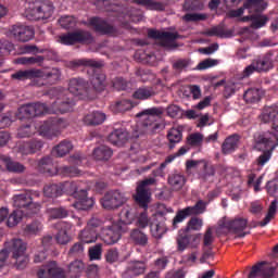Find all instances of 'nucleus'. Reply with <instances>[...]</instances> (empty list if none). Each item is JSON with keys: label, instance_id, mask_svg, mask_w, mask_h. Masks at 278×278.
<instances>
[{"label": "nucleus", "instance_id": "4468645a", "mask_svg": "<svg viewBox=\"0 0 278 278\" xmlns=\"http://www.w3.org/2000/svg\"><path fill=\"white\" fill-rule=\"evenodd\" d=\"M33 193L30 191L20 193L13 197V206L23 212H36L37 207L34 203Z\"/></svg>", "mask_w": 278, "mask_h": 278}, {"label": "nucleus", "instance_id": "a18cd8bd", "mask_svg": "<svg viewBox=\"0 0 278 278\" xmlns=\"http://www.w3.org/2000/svg\"><path fill=\"white\" fill-rule=\"evenodd\" d=\"M207 202H204L203 200H198L195 205L184 207L185 211L190 213L193 216L204 214L205 210H207Z\"/></svg>", "mask_w": 278, "mask_h": 278}, {"label": "nucleus", "instance_id": "774afa93", "mask_svg": "<svg viewBox=\"0 0 278 278\" xmlns=\"http://www.w3.org/2000/svg\"><path fill=\"white\" fill-rule=\"evenodd\" d=\"M190 60L189 59H178L173 63V70L181 73L182 71L189 68Z\"/></svg>", "mask_w": 278, "mask_h": 278}, {"label": "nucleus", "instance_id": "473e14b6", "mask_svg": "<svg viewBox=\"0 0 278 278\" xmlns=\"http://www.w3.org/2000/svg\"><path fill=\"white\" fill-rule=\"evenodd\" d=\"M267 21L266 15L261 14H249L242 17L243 23L252 22L250 26H252L253 29H260L266 26Z\"/></svg>", "mask_w": 278, "mask_h": 278}, {"label": "nucleus", "instance_id": "cd10ccee", "mask_svg": "<svg viewBox=\"0 0 278 278\" xmlns=\"http://www.w3.org/2000/svg\"><path fill=\"white\" fill-rule=\"evenodd\" d=\"M240 140L241 136L237 134L230 135L228 138H226L224 143H222V154L229 155L236 152Z\"/></svg>", "mask_w": 278, "mask_h": 278}, {"label": "nucleus", "instance_id": "39448f33", "mask_svg": "<svg viewBox=\"0 0 278 278\" xmlns=\"http://www.w3.org/2000/svg\"><path fill=\"white\" fill-rule=\"evenodd\" d=\"M67 127V122L63 118L59 117H50L38 129V134L48 140H53V138H58L60 131Z\"/></svg>", "mask_w": 278, "mask_h": 278}, {"label": "nucleus", "instance_id": "4d7b16f0", "mask_svg": "<svg viewBox=\"0 0 278 278\" xmlns=\"http://www.w3.org/2000/svg\"><path fill=\"white\" fill-rule=\"evenodd\" d=\"M208 18V14L205 13H187L182 16L184 22L186 23H199L204 22Z\"/></svg>", "mask_w": 278, "mask_h": 278}, {"label": "nucleus", "instance_id": "052dcab7", "mask_svg": "<svg viewBox=\"0 0 278 278\" xmlns=\"http://www.w3.org/2000/svg\"><path fill=\"white\" fill-rule=\"evenodd\" d=\"M59 23L64 29H73L77 24V20L73 15H63L59 20Z\"/></svg>", "mask_w": 278, "mask_h": 278}, {"label": "nucleus", "instance_id": "72a5a7b5", "mask_svg": "<svg viewBox=\"0 0 278 278\" xmlns=\"http://www.w3.org/2000/svg\"><path fill=\"white\" fill-rule=\"evenodd\" d=\"M131 3L141 5L149 11L164 12L166 10V4L163 2H156L154 0H131Z\"/></svg>", "mask_w": 278, "mask_h": 278}, {"label": "nucleus", "instance_id": "a878e982", "mask_svg": "<svg viewBox=\"0 0 278 278\" xmlns=\"http://www.w3.org/2000/svg\"><path fill=\"white\" fill-rule=\"evenodd\" d=\"M56 232L55 240L59 244L65 245L70 242L71 238L68 236V231L72 230V224L67 222H59L55 225Z\"/></svg>", "mask_w": 278, "mask_h": 278}, {"label": "nucleus", "instance_id": "603ef678", "mask_svg": "<svg viewBox=\"0 0 278 278\" xmlns=\"http://www.w3.org/2000/svg\"><path fill=\"white\" fill-rule=\"evenodd\" d=\"M47 213L51 219H63L68 216V211L65 207H48Z\"/></svg>", "mask_w": 278, "mask_h": 278}, {"label": "nucleus", "instance_id": "f3484780", "mask_svg": "<svg viewBox=\"0 0 278 278\" xmlns=\"http://www.w3.org/2000/svg\"><path fill=\"white\" fill-rule=\"evenodd\" d=\"M40 76H41V70H36V68L24 70V71L20 70L14 74H12V79L20 80V81L34 80V85H36L37 87H41V86H45V83L39 81Z\"/></svg>", "mask_w": 278, "mask_h": 278}, {"label": "nucleus", "instance_id": "e433bc0d", "mask_svg": "<svg viewBox=\"0 0 278 278\" xmlns=\"http://www.w3.org/2000/svg\"><path fill=\"white\" fill-rule=\"evenodd\" d=\"M37 166L41 174H47L48 176H53L55 174L53 159H51V156H43L38 161Z\"/></svg>", "mask_w": 278, "mask_h": 278}, {"label": "nucleus", "instance_id": "9d476101", "mask_svg": "<svg viewBox=\"0 0 278 278\" xmlns=\"http://www.w3.org/2000/svg\"><path fill=\"white\" fill-rule=\"evenodd\" d=\"M126 200L125 193L119 190H111L102 197L101 205L104 210H117L126 203Z\"/></svg>", "mask_w": 278, "mask_h": 278}, {"label": "nucleus", "instance_id": "de8ad7c7", "mask_svg": "<svg viewBox=\"0 0 278 278\" xmlns=\"http://www.w3.org/2000/svg\"><path fill=\"white\" fill-rule=\"evenodd\" d=\"M278 114V106H266L265 110H263V113L261 115L263 123H270L274 122L276 116Z\"/></svg>", "mask_w": 278, "mask_h": 278}, {"label": "nucleus", "instance_id": "69168bd1", "mask_svg": "<svg viewBox=\"0 0 278 278\" xmlns=\"http://www.w3.org/2000/svg\"><path fill=\"white\" fill-rule=\"evenodd\" d=\"M131 109H134V103L128 99H123L119 102H116L115 104V112H128Z\"/></svg>", "mask_w": 278, "mask_h": 278}, {"label": "nucleus", "instance_id": "412c9836", "mask_svg": "<svg viewBox=\"0 0 278 278\" xmlns=\"http://www.w3.org/2000/svg\"><path fill=\"white\" fill-rule=\"evenodd\" d=\"M147 270V264L143 261H131L123 273L122 278H136L143 275Z\"/></svg>", "mask_w": 278, "mask_h": 278}, {"label": "nucleus", "instance_id": "ddd939ff", "mask_svg": "<svg viewBox=\"0 0 278 278\" xmlns=\"http://www.w3.org/2000/svg\"><path fill=\"white\" fill-rule=\"evenodd\" d=\"M123 231H124V228L121 226L119 223L113 224L112 226L104 227L101 229L102 241L108 245L115 244L122 238Z\"/></svg>", "mask_w": 278, "mask_h": 278}, {"label": "nucleus", "instance_id": "f8f14e48", "mask_svg": "<svg viewBox=\"0 0 278 278\" xmlns=\"http://www.w3.org/2000/svg\"><path fill=\"white\" fill-rule=\"evenodd\" d=\"M68 92L80 99L91 98V91L87 80L81 77H73L68 81Z\"/></svg>", "mask_w": 278, "mask_h": 278}, {"label": "nucleus", "instance_id": "3c124183", "mask_svg": "<svg viewBox=\"0 0 278 278\" xmlns=\"http://www.w3.org/2000/svg\"><path fill=\"white\" fill-rule=\"evenodd\" d=\"M244 102L256 103L261 100V91L258 88H249L243 94Z\"/></svg>", "mask_w": 278, "mask_h": 278}, {"label": "nucleus", "instance_id": "20e7f679", "mask_svg": "<svg viewBox=\"0 0 278 278\" xmlns=\"http://www.w3.org/2000/svg\"><path fill=\"white\" fill-rule=\"evenodd\" d=\"M9 253H12V258L15 261V268L23 270L29 263V257L26 255L27 245L22 239H12L4 243V249Z\"/></svg>", "mask_w": 278, "mask_h": 278}, {"label": "nucleus", "instance_id": "393cba45", "mask_svg": "<svg viewBox=\"0 0 278 278\" xmlns=\"http://www.w3.org/2000/svg\"><path fill=\"white\" fill-rule=\"evenodd\" d=\"M129 140V132L126 128H115L108 137V141L116 147H124Z\"/></svg>", "mask_w": 278, "mask_h": 278}, {"label": "nucleus", "instance_id": "7c9ffc66", "mask_svg": "<svg viewBox=\"0 0 278 278\" xmlns=\"http://www.w3.org/2000/svg\"><path fill=\"white\" fill-rule=\"evenodd\" d=\"M92 89H89L91 92V99H96L97 92H102L105 90V75L104 74H94L91 78Z\"/></svg>", "mask_w": 278, "mask_h": 278}, {"label": "nucleus", "instance_id": "6ab92c4d", "mask_svg": "<svg viewBox=\"0 0 278 278\" xmlns=\"http://www.w3.org/2000/svg\"><path fill=\"white\" fill-rule=\"evenodd\" d=\"M248 227V220L245 218H235L233 220L225 222L224 228L233 232L239 238H245L248 232H243Z\"/></svg>", "mask_w": 278, "mask_h": 278}, {"label": "nucleus", "instance_id": "4be33fe9", "mask_svg": "<svg viewBox=\"0 0 278 278\" xmlns=\"http://www.w3.org/2000/svg\"><path fill=\"white\" fill-rule=\"evenodd\" d=\"M45 142L40 139H31L18 146V151L23 155H31L40 152L43 149Z\"/></svg>", "mask_w": 278, "mask_h": 278}, {"label": "nucleus", "instance_id": "338daca9", "mask_svg": "<svg viewBox=\"0 0 278 278\" xmlns=\"http://www.w3.org/2000/svg\"><path fill=\"white\" fill-rule=\"evenodd\" d=\"M187 142L191 147H200L204 142V135L194 132L188 136Z\"/></svg>", "mask_w": 278, "mask_h": 278}, {"label": "nucleus", "instance_id": "8fccbe9b", "mask_svg": "<svg viewBox=\"0 0 278 278\" xmlns=\"http://www.w3.org/2000/svg\"><path fill=\"white\" fill-rule=\"evenodd\" d=\"M37 132V128L35 126V124L30 123V124H26V125H22L18 129H17V136L18 138H30L31 136H34Z\"/></svg>", "mask_w": 278, "mask_h": 278}, {"label": "nucleus", "instance_id": "423d86ee", "mask_svg": "<svg viewBox=\"0 0 278 278\" xmlns=\"http://www.w3.org/2000/svg\"><path fill=\"white\" fill-rule=\"evenodd\" d=\"M65 186L71 188L70 195L76 199L73 204L75 210L87 211L93 206V199L87 197V190L80 189L78 182H68Z\"/></svg>", "mask_w": 278, "mask_h": 278}, {"label": "nucleus", "instance_id": "58836bf2", "mask_svg": "<svg viewBox=\"0 0 278 278\" xmlns=\"http://www.w3.org/2000/svg\"><path fill=\"white\" fill-rule=\"evenodd\" d=\"M167 181L169 187L176 191H179L186 185V177L180 173H173L172 175H168Z\"/></svg>", "mask_w": 278, "mask_h": 278}, {"label": "nucleus", "instance_id": "ea45409f", "mask_svg": "<svg viewBox=\"0 0 278 278\" xmlns=\"http://www.w3.org/2000/svg\"><path fill=\"white\" fill-rule=\"evenodd\" d=\"M113 152L108 146H99L93 150V157L97 161H108L111 159Z\"/></svg>", "mask_w": 278, "mask_h": 278}, {"label": "nucleus", "instance_id": "7ed1b4c3", "mask_svg": "<svg viewBox=\"0 0 278 278\" xmlns=\"http://www.w3.org/2000/svg\"><path fill=\"white\" fill-rule=\"evenodd\" d=\"M278 146V138L270 131L254 135V149L263 152L256 160L258 166H265L271 160V153Z\"/></svg>", "mask_w": 278, "mask_h": 278}, {"label": "nucleus", "instance_id": "13d9d810", "mask_svg": "<svg viewBox=\"0 0 278 278\" xmlns=\"http://www.w3.org/2000/svg\"><path fill=\"white\" fill-rule=\"evenodd\" d=\"M151 236L155 239H162L164 233H166V226L163 223L151 224L150 225Z\"/></svg>", "mask_w": 278, "mask_h": 278}, {"label": "nucleus", "instance_id": "f03ea898", "mask_svg": "<svg viewBox=\"0 0 278 278\" xmlns=\"http://www.w3.org/2000/svg\"><path fill=\"white\" fill-rule=\"evenodd\" d=\"M163 109L153 106L136 114L140 119V126L146 134L154 135L160 134L166 128V123L163 119Z\"/></svg>", "mask_w": 278, "mask_h": 278}, {"label": "nucleus", "instance_id": "c9c22d12", "mask_svg": "<svg viewBox=\"0 0 278 278\" xmlns=\"http://www.w3.org/2000/svg\"><path fill=\"white\" fill-rule=\"evenodd\" d=\"M62 77V73L59 68H52L50 71L41 70V75L38 79L46 80L47 84L54 85L58 84L60 78Z\"/></svg>", "mask_w": 278, "mask_h": 278}, {"label": "nucleus", "instance_id": "1a4fd4ad", "mask_svg": "<svg viewBox=\"0 0 278 278\" xmlns=\"http://www.w3.org/2000/svg\"><path fill=\"white\" fill-rule=\"evenodd\" d=\"M148 37L154 40H159L160 46L163 48L176 49V40H178L180 36L177 33L149 29Z\"/></svg>", "mask_w": 278, "mask_h": 278}, {"label": "nucleus", "instance_id": "4c0bfd02", "mask_svg": "<svg viewBox=\"0 0 278 278\" xmlns=\"http://www.w3.org/2000/svg\"><path fill=\"white\" fill-rule=\"evenodd\" d=\"M130 240L137 247H147L149 242V237L140 229H132L130 232Z\"/></svg>", "mask_w": 278, "mask_h": 278}, {"label": "nucleus", "instance_id": "c03bdc74", "mask_svg": "<svg viewBox=\"0 0 278 278\" xmlns=\"http://www.w3.org/2000/svg\"><path fill=\"white\" fill-rule=\"evenodd\" d=\"M121 223L124 225H131L136 218V210L130 206L123 207L121 211Z\"/></svg>", "mask_w": 278, "mask_h": 278}, {"label": "nucleus", "instance_id": "9b49d317", "mask_svg": "<svg viewBox=\"0 0 278 278\" xmlns=\"http://www.w3.org/2000/svg\"><path fill=\"white\" fill-rule=\"evenodd\" d=\"M267 8V3L264 0H247L243 3V8L230 11L231 17H240L245 10L250 15L261 14Z\"/></svg>", "mask_w": 278, "mask_h": 278}, {"label": "nucleus", "instance_id": "6e6d98bb", "mask_svg": "<svg viewBox=\"0 0 278 278\" xmlns=\"http://www.w3.org/2000/svg\"><path fill=\"white\" fill-rule=\"evenodd\" d=\"M73 64L74 66H87L92 68H101L103 66L102 62L93 59H79L74 61Z\"/></svg>", "mask_w": 278, "mask_h": 278}, {"label": "nucleus", "instance_id": "c85d7f7f", "mask_svg": "<svg viewBox=\"0 0 278 278\" xmlns=\"http://www.w3.org/2000/svg\"><path fill=\"white\" fill-rule=\"evenodd\" d=\"M111 11L117 13L118 18H129L131 23H139L142 21V14H131L128 8L119 4H113Z\"/></svg>", "mask_w": 278, "mask_h": 278}, {"label": "nucleus", "instance_id": "6e6552de", "mask_svg": "<svg viewBox=\"0 0 278 278\" xmlns=\"http://www.w3.org/2000/svg\"><path fill=\"white\" fill-rule=\"evenodd\" d=\"M59 42L64 46L91 45L93 42V38L90 31L76 30L61 35Z\"/></svg>", "mask_w": 278, "mask_h": 278}, {"label": "nucleus", "instance_id": "49530a36", "mask_svg": "<svg viewBox=\"0 0 278 278\" xmlns=\"http://www.w3.org/2000/svg\"><path fill=\"white\" fill-rule=\"evenodd\" d=\"M182 9L186 12L203 11L204 2L203 0H186V2H184Z\"/></svg>", "mask_w": 278, "mask_h": 278}, {"label": "nucleus", "instance_id": "5fc2aeb1", "mask_svg": "<svg viewBox=\"0 0 278 278\" xmlns=\"http://www.w3.org/2000/svg\"><path fill=\"white\" fill-rule=\"evenodd\" d=\"M136 202L139 203V206L148 208L149 203V193L147 189L137 188Z\"/></svg>", "mask_w": 278, "mask_h": 278}, {"label": "nucleus", "instance_id": "bf43d9fd", "mask_svg": "<svg viewBox=\"0 0 278 278\" xmlns=\"http://www.w3.org/2000/svg\"><path fill=\"white\" fill-rule=\"evenodd\" d=\"M277 211V200H273L270 206L268 207L267 215L265 219L261 222V227L269 225L270 220L274 219Z\"/></svg>", "mask_w": 278, "mask_h": 278}, {"label": "nucleus", "instance_id": "09e8293b", "mask_svg": "<svg viewBox=\"0 0 278 278\" xmlns=\"http://www.w3.org/2000/svg\"><path fill=\"white\" fill-rule=\"evenodd\" d=\"M252 66L257 68V72H267L271 68V55L266 54L263 59L256 61V63H252Z\"/></svg>", "mask_w": 278, "mask_h": 278}, {"label": "nucleus", "instance_id": "2eb2a0df", "mask_svg": "<svg viewBox=\"0 0 278 278\" xmlns=\"http://www.w3.org/2000/svg\"><path fill=\"white\" fill-rule=\"evenodd\" d=\"M10 34H12L14 39L20 42L30 41L35 37L34 28L27 25H23L21 23L13 25Z\"/></svg>", "mask_w": 278, "mask_h": 278}, {"label": "nucleus", "instance_id": "5701e85b", "mask_svg": "<svg viewBox=\"0 0 278 278\" xmlns=\"http://www.w3.org/2000/svg\"><path fill=\"white\" fill-rule=\"evenodd\" d=\"M199 236L189 235L188 232H179L177 237L178 251L182 252L189 245H191V248H195L199 245Z\"/></svg>", "mask_w": 278, "mask_h": 278}, {"label": "nucleus", "instance_id": "680f3d73", "mask_svg": "<svg viewBox=\"0 0 278 278\" xmlns=\"http://www.w3.org/2000/svg\"><path fill=\"white\" fill-rule=\"evenodd\" d=\"M193 216L192 214H190L189 212H187L186 210H179L177 211L176 216L173 218V228H179V224H181L182 222H185L187 219V217Z\"/></svg>", "mask_w": 278, "mask_h": 278}, {"label": "nucleus", "instance_id": "f257e3e1", "mask_svg": "<svg viewBox=\"0 0 278 278\" xmlns=\"http://www.w3.org/2000/svg\"><path fill=\"white\" fill-rule=\"evenodd\" d=\"M67 93L68 91H63V93L52 102L51 106H47L46 103L41 102L27 103L20 106L17 114L18 119H31L43 114L58 115L71 112L75 105V100Z\"/></svg>", "mask_w": 278, "mask_h": 278}, {"label": "nucleus", "instance_id": "aec40b11", "mask_svg": "<svg viewBox=\"0 0 278 278\" xmlns=\"http://www.w3.org/2000/svg\"><path fill=\"white\" fill-rule=\"evenodd\" d=\"M89 26H92L96 33L102 35H112L116 31L114 26H112L105 20L97 16L89 20Z\"/></svg>", "mask_w": 278, "mask_h": 278}, {"label": "nucleus", "instance_id": "c756f323", "mask_svg": "<svg viewBox=\"0 0 278 278\" xmlns=\"http://www.w3.org/2000/svg\"><path fill=\"white\" fill-rule=\"evenodd\" d=\"M31 214H35V211L24 212L22 210H15L12 214L9 215L5 225H8L9 228L16 227L21 223L23 217H29Z\"/></svg>", "mask_w": 278, "mask_h": 278}, {"label": "nucleus", "instance_id": "2f4dec72", "mask_svg": "<svg viewBox=\"0 0 278 278\" xmlns=\"http://www.w3.org/2000/svg\"><path fill=\"white\" fill-rule=\"evenodd\" d=\"M106 121L105 113H102L100 111H93L92 113H89L85 115L84 123L85 125L91 127V126H100L102 123Z\"/></svg>", "mask_w": 278, "mask_h": 278}, {"label": "nucleus", "instance_id": "a211bd4d", "mask_svg": "<svg viewBox=\"0 0 278 278\" xmlns=\"http://www.w3.org/2000/svg\"><path fill=\"white\" fill-rule=\"evenodd\" d=\"M38 278H66L65 271L58 267L55 261H51L37 273Z\"/></svg>", "mask_w": 278, "mask_h": 278}, {"label": "nucleus", "instance_id": "bb28decb", "mask_svg": "<svg viewBox=\"0 0 278 278\" xmlns=\"http://www.w3.org/2000/svg\"><path fill=\"white\" fill-rule=\"evenodd\" d=\"M0 162L5 166V170L12 174H23L26 170L25 165L17 161H13L11 156L5 154H0Z\"/></svg>", "mask_w": 278, "mask_h": 278}, {"label": "nucleus", "instance_id": "f704fd0d", "mask_svg": "<svg viewBox=\"0 0 278 278\" xmlns=\"http://www.w3.org/2000/svg\"><path fill=\"white\" fill-rule=\"evenodd\" d=\"M155 96H156V91H154V88L147 87V86L137 88V90L132 92V99L140 100V101L152 99Z\"/></svg>", "mask_w": 278, "mask_h": 278}, {"label": "nucleus", "instance_id": "79ce46f5", "mask_svg": "<svg viewBox=\"0 0 278 278\" xmlns=\"http://www.w3.org/2000/svg\"><path fill=\"white\" fill-rule=\"evenodd\" d=\"M98 229H84L79 233L80 243L90 244L98 239Z\"/></svg>", "mask_w": 278, "mask_h": 278}, {"label": "nucleus", "instance_id": "864d4df0", "mask_svg": "<svg viewBox=\"0 0 278 278\" xmlns=\"http://www.w3.org/2000/svg\"><path fill=\"white\" fill-rule=\"evenodd\" d=\"M43 62H45L43 55L22 56L16 60V63L20 65H35V64H41Z\"/></svg>", "mask_w": 278, "mask_h": 278}, {"label": "nucleus", "instance_id": "dca6fc26", "mask_svg": "<svg viewBox=\"0 0 278 278\" xmlns=\"http://www.w3.org/2000/svg\"><path fill=\"white\" fill-rule=\"evenodd\" d=\"M53 13H54V7H53V3L50 1L36 4L30 11L33 21L50 18L51 15H53Z\"/></svg>", "mask_w": 278, "mask_h": 278}, {"label": "nucleus", "instance_id": "37998d69", "mask_svg": "<svg viewBox=\"0 0 278 278\" xmlns=\"http://www.w3.org/2000/svg\"><path fill=\"white\" fill-rule=\"evenodd\" d=\"M73 150V143L68 140H63L59 143V146H55L52 150V153H54L59 157H63L64 155H67Z\"/></svg>", "mask_w": 278, "mask_h": 278}, {"label": "nucleus", "instance_id": "e2e57ef3", "mask_svg": "<svg viewBox=\"0 0 278 278\" xmlns=\"http://www.w3.org/2000/svg\"><path fill=\"white\" fill-rule=\"evenodd\" d=\"M85 268V265L83 261L75 260L74 262H71L68 266V271L71 274V277H77Z\"/></svg>", "mask_w": 278, "mask_h": 278}, {"label": "nucleus", "instance_id": "a19ab883", "mask_svg": "<svg viewBox=\"0 0 278 278\" xmlns=\"http://www.w3.org/2000/svg\"><path fill=\"white\" fill-rule=\"evenodd\" d=\"M182 139V131L180 128H172L167 132V140L169 142V149L174 150L176 144L180 143Z\"/></svg>", "mask_w": 278, "mask_h": 278}, {"label": "nucleus", "instance_id": "0e129e2a", "mask_svg": "<svg viewBox=\"0 0 278 278\" xmlns=\"http://www.w3.org/2000/svg\"><path fill=\"white\" fill-rule=\"evenodd\" d=\"M104 260L108 264H115L119 261V251L116 248L109 249L104 254Z\"/></svg>", "mask_w": 278, "mask_h": 278}, {"label": "nucleus", "instance_id": "b1692460", "mask_svg": "<svg viewBox=\"0 0 278 278\" xmlns=\"http://www.w3.org/2000/svg\"><path fill=\"white\" fill-rule=\"evenodd\" d=\"M71 182H65L64 185H56V184H50L43 186V195L50 199H56L63 194V190H66L68 192L72 190L71 187L66 186Z\"/></svg>", "mask_w": 278, "mask_h": 278}, {"label": "nucleus", "instance_id": "0eeeda50", "mask_svg": "<svg viewBox=\"0 0 278 278\" xmlns=\"http://www.w3.org/2000/svg\"><path fill=\"white\" fill-rule=\"evenodd\" d=\"M248 278H278V263L258 262L252 266Z\"/></svg>", "mask_w": 278, "mask_h": 278}]
</instances>
